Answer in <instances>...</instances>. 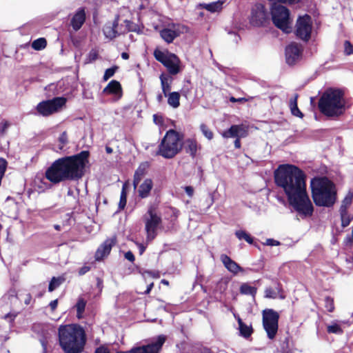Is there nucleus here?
Listing matches in <instances>:
<instances>
[{
    "label": "nucleus",
    "mask_w": 353,
    "mask_h": 353,
    "mask_svg": "<svg viewBox=\"0 0 353 353\" xmlns=\"http://www.w3.org/2000/svg\"><path fill=\"white\" fill-rule=\"evenodd\" d=\"M153 121L156 124L161 125L163 123V119L161 116L157 114L153 115Z\"/></svg>",
    "instance_id": "603ef678"
},
{
    "label": "nucleus",
    "mask_w": 353,
    "mask_h": 353,
    "mask_svg": "<svg viewBox=\"0 0 353 353\" xmlns=\"http://www.w3.org/2000/svg\"><path fill=\"white\" fill-rule=\"evenodd\" d=\"M118 69V67L114 66L110 68L107 69L105 71L104 75H103V80L106 81L108 79H109L110 77L114 76L115 72Z\"/></svg>",
    "instance_id": "79ce46f5"
},
{
    "label": "nucleus",
    "mask_w": 353,
    "mask_h": 353,
    "mask_svg": "<svg viewBox=\"0 0 353 353\" xmlns=\"http://www.w3.org/2000/svg\"><path fill=\"white\" fill-rule=\"evenodd\" d=\"M125 258L130 262H133L134 261V256L130 251H128L125 254Z\"/></svg>",
    "instance_id": "3c124183"
},
{
    "label": "nucleus",
    "mask_w": 353,
    "mask_h": 353,
    "mask_svg": "<svg viewBox=\"0 0 353 353\" xmlns=\"http://www.w3.org/2000/svg\"><path fill=\"white\" fill-rule=\"evenodd\" d=\"M325 306L327 308V311L330 312H333L334 309L333 299L330 297H326L325 299Z\"/></svg>",
    "instance_id": "a18cd8bd"
},
{
    "label": "nucleus",
    "mask_w": 353,
    "mask_h": 353,
    "mask_svg": "<svg viewBox=\"0 0 353 353\" xmlns=\"http://www.w3.org/2000/svg\"><path fill=\"white\" fill-rule=\"evenodd\" d=\"M138 248L139 250V254H142L145 250V247L142 244H138Z\"/></svg>",
    "instance_id": "bf43d9fd"
},
{
    "label": "nucleus",
    "mask_w": 353,
    "mask_h": 353,
    "mask_svg": "<svg viewBox=\"0 0 353 353\" xmlns=\"http://www.w3.org/2000/svg\"><path fill=\"white\" fill-rule=\"evenodd\" d=\"M185 191L186 194H187L189 196H190V197H192V195H193V194H194V189H193V188H192V187H191V186H186V187L185 188Z\"/></svg>",
    "instance_id": "864d4df0"
},
{
    "label": "nucleus",
    "mask_w": 353,
    "mask_h": 353,
    "mask_svg": "<svg viewBox=\"0 0 353 353\" xmlns=\"http://www.w3.org/2000/svg\"><path fill=\"white\" fill-rule=\"evenodd\" d=\"M186 28L183 26H172L170 28H164L161 30V37L168 43H172L175 38L185 31Z\"/></svg>",
    "instance_id": "f3484780"
},
{
    "label": "nucleus",
    "mask_w": 353,
    "mask_h": 353,
    "mask_svg": "<svg viewBox=\"0 0 353 353\" xmlns=\"http://www.w3.org/2000/svg\"><path fill=\"white\" fill-rule=\"evenodd\" d=\"M41 345L43 347V353H46V349H47V345H46V343L45 342V341L43 340H41Z\"/></svg>",
    "instance_id": "e2e57ef3"
},
{
    "label": "nucleus",
    "mask_w": 353,
    "mask_h": 353,
    "mask_svg": "<svg viewBox=\"0 0 353 353\" xmlns=\"http://www.w3.org/2000/svg\"><path fill=\"white\" fill-rule=\"evenodd\" d=\"M159 79L161 81L162 92L165 97H167L168 93L170 92L173 79L171 77L165 74H161Z\"/></svg>",
    "instance_id": "393cba45"
},
{
    "label": "nucleus",
    "mask_w": 353,
    "mask_h": 353,
    "mask_svg": "<svg viewBox=\"0 0 353 353\" xmlns=\"http://www.w3.org/2000/svg\"><path fill=\"white\" fill-rule=\"evenodd\" d=\"M200 129L203 133V134L209 140H211L213 138L212 132L208 128V127L205 124H201L200 125Z\"/></svg>",
    "instance_id": "a19ab883"
},
{
    "label": "nucleus",
    "mask_w": 353,
    "mask_h": 353,
    "mask_svg": "<svg viewBox=\"0 0 353 353\" xmlns=\"http://www.w3.org/2000/svg\"><path fill=\"white\" fill-rule=\"evenodd\" d=\"M248 135V128L244 125H233L222 133L224 138H243Z\"/></svg>",
    "instance_id": "a211bd4d"
},
{
    "label": "nucleus",
    "mask_w": 353,
    "mask_h": 353,
    "mask_svg": "<svg viewBox=\"0 0 353 353\" xmlns=\"http://www.w3.org/2000/svg\"><path fill=\"white\" fill-rule=\"evenodd\" d=\"M148 168V163L145 162L140 164L139 168L135 171L133 180V185L134 188H137V185L140 183L142 178L145 175Z\"/></svg>",
    "instance_id": "b1692460"
},
{
    "label": "nucleus",
    "mask_w": 353,
    "mask_h": 353,
    "mask_svg": "<svg viewBox=\"0 0 353 353\" xmlns=\"http://www.w3.org/2000/svg\"><path fill=\"white\" fill-rule=\"evenodd\" d=\"M146 274L148 276H152V277H155V278L159 277V273L156 272L145 271V272H144L143 275H146Z\"/></svg>",
    "instance_id": "5fc2aeb1"
},
{
    "label": "nucleus",
    "mask_w": 353,
    "mask_h": 353,
    "mask_svg": "<svg viewBox=\"0 0 353 353\" xmlns=\"http://www.w3.org/2000/svg\"><path fill=\"white\" fill-rule=\"evenodd\" d=\"M303 47L301 45L292 42L285 48V59L288 65H292L301 60Z\"/></svg>",
    "instance_id": "2eb2a0df"
},
{
    "label": "nucleus",
    "mask_w": 353,
    "mask_h": 353,
    "mask_svg": "<svg viewBox=\"0 0 353 353\" xmlns=\"http://www.w3.org/2000/svg\"><path fill=\"white\" fill-rule=\"evenodd\" d=\"M230 101L232 102H243V101H247V99H245V98H239V99H236L233 97H232L230 99Z\"/></svg>",
    "instance_id": "4d7b16f0"
},
{
    "label": "nucleus",
    "mask_w": 353,
    "mask_h": 353,
    "mask_svg": "<svg viewBox=\"0 0 353 353\" xmlns=\"http://www.w3.org/2000/svg\"><path fill=\"white\" fill-rule=\"evenodd\" d=\"M115 243L114 239H109L104 241V243L97 249L95 253V259L99 261L102 259L104 256L109 254L112 245Z\"/></svg>",
    "instance_id": "412c9836"
},
{
    "label": "nucleus",
    "mask_w": 353,
    "mask_h": 353,
    "mask_svg": "<svg viewBox=\"0 0 353 353\" xmlns=\"http://www.w3.org/2000/svg\"><path fill=\"white\" fill-rule=\"evenodd\" d=\"M59 343L64 353H81L86 336L84 330L77 324L61 325L58 329Z\"/></svg>",
    "instance_id": "7ed1b4c3"
},
{
    "label": "nucleus",
    "mask_w": 353,
    "mask_h": 353,
    "mask_svg": "<svg viewBox=\"0 0 353 353\" xmlns=\"http://www.w3.org/2000/svg\"><path fill=\"white\" fill-rule=\"evenodd\" d=\"M281 288L279 286L273 289L272 288H267L265 290V297L268 299H276L278 297L281 299H284V296L280 295Z\"/></svg>",
    "instance_id": "7c9ffc66"
},
{
    "label": "nucleus",
    "mask_w": 353,
    "mask_h": 353,
    "mask_svg": "<svg viewBox=\"0 0 353 353\" xmlns=\"http://www.w3.org/2000/svg\"><path fill=\"white\" fill-rule=\"evenodd\" d=\"M10 123L8 121H3L0 123V132L3 134L9 127Z\"/></svg>",
    "instance_id": "de8ad7c7"
},
{
    "label": "nucleus",
    "mask_w": 353,
    "mask_h": 353,
    "mask_svg": "<svg viewBox=\"0 0 353 353\" xmlns=\"http://www.w3.org/2000/svg\"><path fill=\"white\" fill-rule=\"evenodd\" d=\"M239 291L242 294L251 295L254 297L256 294L257 289L255 287L250 285L247 283H244L240 286Z\"/></svg>",
    "instance_id": "c756f323"
},
{
    "label": "nucleus",
    "mask_w": 353,
    "mask_h": 353,
    "mask_svg": "<svg viewBox=\"0 0 353 353\" xmlns=\"http://www.w3.org/2000/svg\"><path fill=\"white\" fill-rule=\"evenodd\" d=\"M137 188L139 196L141 199L147 198L153 188V181L151 179H145Z\"/></svg>",
    "instance_id": "4be33fe9"
},
{
    "label": "nucleus",
    "mask_w": 353,
    "mask_h": 353,
    "mask_svg": "<svg viewBox=\"0 0 353 353\" xmlns=\"http://www.w3.org/2000/svg\"><path fill=\"white\" fill-rule=\"evenodd\" d=\"M165 341V336H159L154 343H150L147 345L132 348L129 352L119 353H159Z\"/></svg>",
    "instance_id": "dca6fc26"
},
{
    "label": "nucleus",
    "mask_w": 353,
    "mask_h": 353,
    "mask_svg": "<svg viewBox=\"0 0 353 353\" xmlns=\"http://www.w3.org/2000/svg\"><path fill=\"white\" fill-rule=\"evenodd\" d=\"M353 199V193L348 192L343 199L340 210H347L348 207L351 205Z\"/></svg>",
    "instance_id": "473e14b6"
},
{
    "label": "nucleus",
    "mask_w": 353,
    "mask_h": 353,
    "mask_svg": "<svg viewBox=\"0 0 353 353\" xmlns=\"http://www.w3.org/2000/svg\"><path fill=\"white\" fill-rule=\"evenodd\" d=\"M143 220L145 223L146 240L152 241L157 235V230L161 223V217L158 214L153 207H150L143 215Z\"/></svg>",
    "instance_id": "1a4fd4ad"
},
{
    "label": "nucleus",
    "mask_w": 353,
    "mask_h": 353,
    "mask_svg": "<svg viewBox=\"0 0 353 353\" xmlns=\"http://www.w3.org/2000/svg\"><path fill=\"white\" fill-rule=\"evenodd\" d=\"M105 94H112L121 98L122 94L121 86L119 81L112 80L103 89V91Z\"/></svg>",
    "instance_id": "5701e85b"
},
{
    "label": "nucleus",
    "mask_w": 353,
    "mask_h": 353,
    "mask_svg": "<svg viewBox=\"0 0 353 353\" xmlns=\"http://www.w3.org/2000/svg\"><path fill=\"white\" fill-rule=\"evenodd\" d=\"M236 236L239 239H244L246 242H248L250 244H252L253 243V239L250 236L249 234H248L244 230H237L235 232Z\"/></svg>",
    "instance_id": "72a5a7b5"
},
{
    "label": "nucleus",
    "mask_w": 353,
    "mask_h": 353,
    "mask_svg": "<svg viewBox=\"0 0 353 353\" xmlns=\"http://www.w3.org/2000/svg\"><path fill=\"white\" fill-rule=\"evenodd\" d=\"M105 151L108 154H111L112 152V149L110 147L107 146L105 148Z\"/></svg>",
    "instance_id": "774afa93"
},
{
    "label": "nucleus",
    "mask_w": 353,
    "mask_h": 353,
    "mask_svg": "<svg viewBox=\"0 0 353 353\" xmlns=\"http://www.w3.org/2000/svg\"><path fill=\"white\" fill-rule=\"evenodd\" d=\"M90 270V268L88 265H84L83 266L82 268H81L79 270V274L80 276H82L83 274H85V273H87L88 272H89Z\"/></svg>",
    "instance_id": "8fccbe9b"
},
{
    "label": "nucleus",
    "mask_w": 353,
    "mask_h": 353,
    "mask_svg": "<svg viewBox=\"0 0 353 353\" xmlns=\"http://www.w3.org/2000/svg\"><path fill=\"white\" fill-rule=\"evenodd\" d=\"M280 243L278 241L274 240L272 239H268L265 242V245L270 246H276L279 245Z\"/></svg>",
    "instance_id": "09e8293b"
},
{
    "label": "nucleus",
    "mask_w": 353,
    "mask_h": 353,
    "mask_svg": "<svg viewBox=\"0 0 353 353\" xmlns=\"http://www.w3.org/2000/svg\"><path fill=\"white\" fill-rule=\"evenodd\" d=\"M297 99H298V94H294V97L290 99V108L291 113L297 117L303 118V114L301 112V110L299 109L297 105Z\"/></svg>",
    "instance_id": "c85d7f7f"
},
{
    "label": "nucleus",
    "mask_w": 353,
    "mask_h": 353,
    "mask_svg": "<svg viewBox=\"0 0 353 353\" xmlns=\"http://www.w3.org/2000/svg\"><path fill=\"white\" fill-rule=\"evenodd\" d=\"M59 150H62L64 147V145L68 143V135L65 132H63L59 138Z\"/></svg>",
    "instance_id": "37998d69"
},
{
    "label": "nucleus",
    "mask_w": 353,
    "mask_h": 353,
    "mask_svg": "<svg viewBox=\"0 0 353 353\" xmlns=\"http://www.w3.org/2000/svg\"><path fill=\"white\" fill-rule=\"evenodd\" d=\"M168 103L173 108H177L180 105V94L178 92H170L168 93Z\"/></svg>",
    "instance_id": "cd10ccee"
},
{
    "label": "nucleus",
    "mask_w": 353,
    "mask_h": 353,
    "mask_svg": "<svg viewBox=\"0 0 353 353\" xmlns=\"http://www.w3.org/2000/svg\"><path fill=\"white\" fill-rule=\"evenodd\" d=\"M220 260L228 272L236 275L239 272H244V269L230 256L225 254L220 256Z\"/></svg>",
    "instance_id": "6ab92c4d"
},
{
    "label": "nucleus",
    "mask_w": 353,
    "mask_h": 353,
    "mask_svg": "<svg viewBox=\"0 0 353 353\" xmlns=\"http://www.w3.org/2000/svg\"><path fill=\"white\" fill-rule=\"evenodd\" d=\"M57 305H58V301L56 299V300L52 301L50 303L49 305H50V308L52 309V310H54L57 308Z\"/></svg>",
    "instance_id": "6e6d98bb"
},
{
    "label": "nucleus",
    "mask_w": 353,
    "mask_h": 353,
    "mask_svg": "<svg viewBox=\"0 0 353 353\" xmlns=\"http://www.w3.org/2000/svg\"><path fill=\"white\" fill-rule=\"evenodd\" d=\"M157 100L158 103H161L163 100V96L162 94H159L157 97Z\"/></svg>",
    "instance_id": "69168bd1"
},
{
    "label": "nucleus",
    "mask_w": 353,
    "mask_h": 353,
    "mask_svg": "<svg viewBox=\"0 0 353 353\" xmlns=\"http://www.w3.org/2000/svg\"><path fill=\"white\" fill-rule=\"evenodd\" d=\"M127 201V194L125 192V184L123 185L122 191L120 196V201L119 203V208L123 209L126 205Z\"/></svg>",
    "instance_id": "ea45409f"
},
{
    "label": "nucleus",
    "mask_w": 353,
    "mask_h": 353,
    "mask_svg": "<svg viewBox=\"0 0 353 353\" xmlns=\"http://www.w3.org/2000/svg\"><path fill=\"white\" fill-rule=\"evenodd\" d=\"M85 21V12L84 8H79L71 19L70 24L74 31L79 30Z\"/></svg>",
    "instance_id": "aec40b11"
},
{
    "label": "nucleus",
    "mask_w": 353,
    "mask_h": 353,
    "mask_svg": "<svg viewBox=\"0 0 353 353\" xmlns=\"http://www.w3.org/2000/svg\"><path fill=\"white\" fill-rule=\"evenodd\" d=\"M223 3L224 0H218L217 1H214L210 3L200 4L199 6L203 8H205V10L210 12H219L222 10Z\"/></svg>",
    "instance_id": "a878e982"
},
{
    "label": "nucleus",
    "mask_w": 353,
    "mask_h": 353,
    "mask_svg": "<svg viewBox=\"0 0 353 353\" xmlns=\"http://www.w3.org/2000/svg\"><path fill=\"white\" fill-rule=\"evenodd\" d=\"M30 301H31V296H30V294H28L26 295V298L24 300V302L26 305H28V304H30Z\"/></svg>",
    "instance_id": "0e129e2a"
},
{
    "label": "nucleus",
    "mask_w": 353,
    "mask_h": 353,
    "mask_svg": "<svg viewBox=\"0 0 353 353\" xmlns=\"http://www.w3.org/2000/svg\"><path fill=\"white\" fill-rule=\"evenodd\" d=\"M135 31L133 23L129 20H124L123 24L119 23V16L117 15L112 22H108L103 28V32L106 38L112 39L117 36L127 32Z\"/></svg>",
    "instance_id": "6e6552de"
},
{
    "label": "nucleus",
    "mask_w": 353,
    "mask_h": 353,
    "mask_svg": "<svg viewBox=\"0 0 353 353\" xmlns=\"http://www.w3.org/2000/svg\"><path fill=\"white\" fill-rule=\"evenodd\" d=\"M46 46V41L44 38H39L32 43V48L37 50H42L45 48Z\"/></svg>",
    "instance_id": "e433bc0d"
},
{
    "label": "nucleus",
    "mask_w": 353,
    "mask_h": 353,
    "mask_svg": "<svg viewBox=\"0 0 353 353\" xmlns=\"http://www.w3.org/2000/svg\"><path fill=\"white\" fill-rule=\"evenodd\" d=\"M269 19V13L264 6L258 3L254 6L252 9L250 21L256 26L263 25Z\"/></svg>",
    "instance_id": "4468645a"
},
{
    "label": "nucleus",
    "mask_w": 353,
    "mask_h": 353,
    "mask_svg": "<svg viewBox=\"0 0 353 353\" xmlns=\"http://www.w3.org/2000/svg\"><path fill=\"white\" fill-rule=\"evenodd\" d=\"M271 15L273 23L284 32L288 33L292 30V19L290 11L282 5L274 3L271 8Z\"/></svg>",
    "instance_id": "0eeeda50"
},
{
    "label": "nucleus",
    "mask_w": 353,
    "mask_h": 353,
    "mask_svg": "<svg viewBox=\"0 0 353 353\" xmlns=\"http://www.w3.org/2000/svg\"><path fill=\"white\" fill-rule=\"evenodd\" d=\"M153 285H154L153 283H150V285H148L147 289L145 291V294H149L150 292V291H151V290H152V288L153 287Z\"/></svg>",
    "instance_id": "680f3d73"
},
{
    "label": "nucleus",
    "mask_w": 353,
    "mask_h": 353,
    "mask_svg": "<svg viewBox=\"0 0 353 353\" xmlns=\"http://www.w3.org/2000/svg\"><path fill=\"white\" fill-rule=\"evenodd\" d=\"M237 321L240 335L244 338H248L253 332L252 326L244 323L240 317H238Z\"/></svg>",
    "instance_id": "bb28decb"
},
{
    "label": "nucleus",
    "mask_w": 353,
    "mask_h": 353,
    "mask_svg": "<svg viewBox=\"0 0 353 353\" xmlns=\"http://www.w3.org/2000/svg\"><path fill=\"white\" fill-rule=\"evenodd\" d=\"M344 52L347 55L353 54V46L348 41H345L344 43Z\"/></svg>",
    "instance_id": "49530a36"
},
{
    "label": "nucleus",
    "mask_w": 353,
    "mask_h": 353,
    "mask_svg": "<svg viewBox=\"0 0 353 353\" xmlns=\"http://www.w3.org/2000/svg\"><path fill=\"white\" fill-rule=\"evenodd\" d=\"M63 279L61 277H53L50 282L49 286H48V290L50 292H52L54 290L57 288H58L63 281Z\"/></svg>",
    "instance_id": "4c0bfd02"
},
{
    "label": "nucleus",
    "mask_w": 353,
    "mask_h": 353,
    "mask_svg": "<svg viewBox=\"0 0 353 353\" xmlns=\"http://www.w3.org/2000/svg\"><path fill=\"white\" fill-rule=\"evenodd\" d=\"M185 149L188 153L194 157L197 150V144L194 140L188 139L185 143Z\"/></svg>",
    "instance_id": "2f4dec72"
},
{
    "label": "nucleus",
    "mask_w": 353,
    "mask_h": 353,
    "mask_svg": "<svg viewBox=\"0 0 353 353\" xmlns=\"http://www.w3.org/2000/svg\"><path fill=\"white\" fill-rule=\"evenodd\" d=\"M319 109L328 117H339L345 110L343 93L340 90L328 89L321 96L319 102Z\"/></svg>",
    "instance_id": "39448f33"
},
{
    "label": "nucleus",
    "mask_w": 353,
    "mask_h": 353,
    "mask_svg": "<svg viewBox=\"0 0 353 353\" xmlns=\"http://www.w3.org/2000/svg\"><path fill=\"white\" fill-rule=\"evenodd\" d=\"M154 56L158 61L161 62L167 68L170 74L175 75L180 72L181 61L176 54L168 51L163 52L156 49L154 51Z\"/></svg>",
    "instance_id": "9d476101"
},
{
    "label": "nucleus",
    "mask_w": 353,
    "mask_h": 353,
    "mask_svg": "<svg viewBox=\"0 0 353 353\" xmlns=\"http://www.w3.org/2000/svg\"><path fill=\"white\" fill-rule=\"evenodd\" d=\"M276 184L281 188L291 206L302 217L312 214L314 207L306 191L305 175L298 167L280 165L274 172Z\"/></svg>",
    "instance_id": "f257e3e1"
},
{
    "label": "nucleus",
    "mask_w": 353,
    "mask_h": 353,
    "mask_svg": "<svg viewBox=\"0 0 353 353\" xmlns=\"http://www.w3.org/2000/svg\"><path fill=\"white\" fill-rule=\"evenodd\" d=\"M312 199L318 206L331 207L336 200L335 185L327 177H316L311 181Z\"/></svg>",
    "instance_id": "20e7f679"
},
{
    "label": "nucleus",
    "mask_w": 353,
    "mask_h": 353,
    "mask_svg": "<svg viewBox=\"0 0 353 353\" xmlns=\"http://www.w3.org/2000/svg\"><path fill=\"white\" fill-rule=\"evenodd\" d=\"M235 141H234V146L236 148H239L241 147V142H240V139L241 138H235Z\"/></svg>",
    "instance_id": "052dcab7"
},
{
    "label": "nucleus",
    "mask_w": 353,
    "mask_h": 353,
    "mask_svg": "<svg viewBox=\"0 0 353 353\" xmlns=\"http://www.w3.org/2000/svg\"><path fill=\"white\" fill-rule=\"evenodd\" d=\"M341 225L343 228H345L350 225L351 222V218L350 217L347 210H340Z\"/></svg>",
    "instance_id": "c9c22d12"
},
{
    "label": "nucleus",
    "mask_w": 353,
    "mask_h": 353,
    "mask_svg": "<svg viewBox=\"0 0 353 353\" xmlns=\"http://www.w3.org/2000/svg\"><path fill=\"white\" fill-rule=\"evenodd\" d=\"M95 353H110L109 351L103 347L97 348Z\"/></svg>",
    "instance_id": "13d9d810"
},
{
    "label": "nucleus",
    "mask_w": 353,
    "mask_h": 353,
    "mask_svg": "<svg viewBox=\"0 0 353 353\" xmlns=\"http://www.w3.org/2000/svg\"><path fill=\"white\" fill-rule=\"evenodd\" d=\"M182 147L183 137L175 130H170L162 139L156 154L165 159H172L181 150Z\"/></svg>",
    "instance_id": "423d86ee"
},
{
    "label": "nucleus",
    "mask_w": 353,
    "mask_h": 353,
    "mask_svg": "<svg viewBox=\"0 0 353 353\" xmlns=\"http://www.w3.org/2000/svg\"><path fill=\"white\" fill-rule=\"evenodd\" d=\"M88 156V152L82 151L76 155L57 159L46 170V178L54 183L65 180H79L84 174Z\"/></svg>",
    "instance_id": "f03ea898"
},
{
    "label": "nucleus",
    "mask_w": 353,
    "mask_h": 353,
    "mask_svg": "<svg viewBox=\"0 0 353 353\" xmlns=\"http://www.w3.org/2000/svg\"><path fill=\"white\" fill-rule=\"evenodd\" d=\"M86 302L83 299H79L78 301L75 305L77 311V317L78 319H81L82 317V314L84 312Z\"/></svg>",
    "instance_id": "f704fd0d"
},
{
    "label": "nucleus",
    "mask_w": 353,
    "mask_h": 353,
    "mask_svg": "<svg viewBox=\"0 0 353 353\" xmlns=\"http://www.w3.org/2000/svg\"><path fill=\"white\" fill-rule=\"evenodd\" d=\"M98 57V52L95 50H92L89 52L87 59L85 61V63H91L95 61Z\"/></svg>",
    "instance_id": "c03bdc74"
},
{
    "label": "nucleus",
    "mask_w": 353,
    "mask_h": 353,
    "mask_svg": "<svg viewBox=\"0 0 353 353\" xmlns=\"http://www.w3.org/2000/svg\"><path fill=\"white\" fill-rule=\"evenodd\" d=\"M312 30V19L309 15L305 14L297 19L295 33L298 38L305 41H308L310 39Z\"/></svg>",
    "instance_id": "ddd939ff"
},
{
    "label": "nucleus",
    "mask_w": 353,
    "mask_h": 353,
    "mask_svg": "<svg viewBox=\"0 0 353 353\" xmlns=\"http://www.w3.org/2000/svg\"><path fill=\"white\" fill-rule=\"evenodd\" d=\"M279 318V314L272 309L263 312V325L270 339H273L276 334Z\"/></svg>",
    "instance_id": "9b49d317"
},
{
    "label": "nucleus",
    "mask_w": 353,
    "mask_h": 353,
    "mask_svg": "<svg viewBox=\"0 0 353 353\" xmlns=\"http://www.w3.org/2000/svg\"><path fill=\"white\" fill-rule=\"evenodd\" d=\"M121 57H122V59H125V60H126V59H128V58H129V55H128V54L127 52H123V53L121 54Z\"/></svg>",
    "instance_id": "338daca9"
},
{
    "label": "nucleus",
    "mask_w": 353,
    "mask_h": 353,
    "mask_svg": "<svg viewBox=\"0 0 353 353\" xmlns=\"http://www.w3.org/2000/svg\"><path fill=\"white\" fill-rule=\"evenodd\" d=\"M65 103V98L55 97L50 100L40 102L37 106V110L42 116L47 117L58 112Z\"/></svg>",
    "instance_id": "f8f14e48"
},
{
    "label": "nucleus",
    "mask_w": 353,
    "mask_h": 353,
    "mask_svg": "<svg viewBox=\"0 0 353 353\" xmlns=\"http://www.w3.org/2000/svg\"><path fill=\"white\" fill-rule=\"evenodd\" d=\"M327 331L328 333H333L336 334H341L343 333V330L336 323H333L332 325H330L327 327Z\"/></svg>",
    "instance_id": "58836bf2"
}]
</instances>
